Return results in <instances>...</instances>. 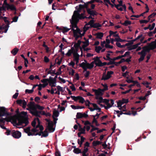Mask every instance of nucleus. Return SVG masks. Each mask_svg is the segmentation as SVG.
I'll return each mask as SVG.
<instances>
[{
  "label": "nucleus",
  "mask_w": 156,
  "mask_h": 156,
  "mask_svg": "<svg viewBox=\"0 0 156 156\" xmlns=\"http://www.w3.org/2000/svg\"><path fill=\"white\" fill-rule=\"evenodd\" d=\"M104 102L106 105V106H104L105 109H107L112 107L110 103V101L109 100L106 99H104Z\"/></svg>",
  "instance_id": "obj_19"
},
{
  "label": "nucleus",
  "mask_w": 156,
  "mask_h": 156,
  "mask_svg": "<svg viewBox=\"0 0 156 156\" xmlns=\"http://www.w3.org/2000/svg\"><path fill=\"white\" fill-rule=\"evenodd\" d=\"M156 47V44L154 42H152L148 46L144 47L143 49L144 50L147 52L148 51Z\"/></svg>",
  "instance_id": "obj_7"
},
{
  "label": "nucleus",
  "mask_w": 156,
  "mask_h": 156,
  "mask_svg": "<svg viewBox=\"0 0 156 156\" xmlns=\"http://www.w3.org/2000/svg\"><path fill=\"white\" fill-rule=\"evenodd\" d=\"M71 98L75 101L79 100V102L82 104L83 103L85 102L84 99L81 96H78L75 97L74 96H71Z\"/></svg>",
  "instance_id": "obj_14"
},
{
  "label": "nucleus",
  "mask_w": 156,
  "mask_h": 156,
  "mask_svg": "<svg viewBox=\"0 0 156 156\" xmlns=\"http://www.w3.org/2000/svg\"><path fill=\"white\" fill-rule=\"evenodd\" d=\"M49 81V80L48 79H44L41 80V81L42 83H44L45 84H47V83H48L47 82Z\"/></svg>",
  "instance_id": "obj_52"
},
{
  "label": "nucleus",
  "mask_w": 156,
  "mask_h": 156,
  "mask_svg": "<svg viewBox=\"0 0 156 156\" xmlns=\"http://www.w3.org/2000/svg\"><path fill=\"white\" fill-rule=\"evenodd\" d=\"M140 44V43H138L136 44L133 45L131 46L130 48L129 49V50L135 49L136 48H137L138 46Z\"/></svg>",
  "instance_id": "obj_32"
},
{
  "label": "nucleus",
  "mask_w": 156,
  "mask_h": 156,
  "mask_svg": "<svg viewBox=\"0 0 156 156\" xmlns=\"http://www.w3.org/2000/svg\"><path fill=\"white\" fill-rule=\"evenodd\" d=\"M110 33V35L109 36H112L113 37H115L116 36H117L118 35V34H117V32H114L113 31H109Z\"/></svg>",
  "instance_id": "obj_27"
},
{
  "label": "nucleus",
  "mask_w": 156,
  "mask_h": 156,
  "mask_svg": "<svg viewBox=\"0 0 156 156\" xmlns=\"http://www.w3.org/2000/svg\"><path fill=\"white\" fill-rule=\"evenodd\" d=\"M30 109L31 110L30 111V113L33 115L37 117H41V111H37L36 108H30Z\"/></svg>",
  "instance_id": "obj_11"
},
{
  "label": "nucleus",
  "mask_w": 156,
  "mask_h": 156,
  "mask_svg": "<svg viewBox=\"0 0 156 156\" xmlns=\"http://www.w3.org/2000/svg\"><path fill=\"white\" fill-rule=\"evenodd\" d=\"M31 131L33 133H35L36 132L39 131V130L36 128L34 127V128L32 129Z\"/></svg>",
  "instance_id": "obj_56"
},
{
  "label": "nucleus",
  "mask_w": 156,
  "mask_h": 156,
  "mask_svg": "<svg viewBox=\"0 0 156 156\" xmlns=\"http://www.w3.org/2000/svg\"><path fill=\"white\" fill-rule=\"evenodd\" d=\"M79 126L78 130L79 132L77 133L78 137L81 136V134H84L86 133L85 132V126H84L83 128H82L79 124H78Z\"/></svg>",
  "instance_id": "obj_13"
},
{
  "label": "nucleus",
  "mask_w": 156,
  "mask_h": 156,
  "mask_svg": "<svg viewBox=\"0 0 156 156\" xmlns=\"http://www.w3.org/2000/svg\"><path fill=\"white\" fill-rule=\"evenodd\" d=\"M48 129L47 128L45 129L44 132L43 131V133H42V136L43 137H46L48 136V133L47 131Z\"/></svg>",
  "instance_id": "obj_29"
},
{
  "label": "nucleus",
  "mask_w": 156,
  "mask_h": 156,
  "mask_svg": "<svg viewBox=\"0 0 156 156\" xmlns=\"http://www.w3.org/2000/svg\"><path fill=\"white\" fill-rule=\"evenodd\" d=\"M80 67H82L84 70H86L87 69H91L94 66V62H92L90 63H87L86 61L84 60L80 65Z\"/></svg>",
  "instance_id": "obj_5"
},
{
  "label": "nucleus",
  "mask_w": 156,
  "mask_h": 156,
  "mask_svg": "<svg viewBox=\"0 0 156 156\" xmlns=\"http://www.w3.org/2000/svg\"><path fill=\"white\" fill-rule=\"evenodd\" d=\"M10 9L12 11H16V8L13 5H11V6L10 8Z\"/></svg>",
  "instance_id": "obj_60"
},
{
  "label": "nucleus",
  "mask_w": 156,
  "mask_h": 156,
  "mask_svg": "<svg viewBox=\"0 0 156 156\" xmlns=\"http://www.w3.org/2000/svg\"><path fill=\"white\" fill-rule=\"evenodd\" d=\"M5 130H6V131L5 133V134L7 135H9L10 134V133L11 134V131L9 129L7 128V129H6Z\"/></svg>",
  "instance_id": "obj_61"
},
{
  "label": "nucleus",
  "mask_w": 156,
  "mask_h": 156,
  "mask_svg": "<svg viewBox=\"0 0 156 156\" xmlns=\"http://www.w3.org/2000/svg\"><path fill=\"white\" fill-rule=\"evenodd\" d=\"M101 49V47L100 46L96 47L95 48V51L98 53H99Z\"/></svg>",
  "instance_id": "obj_47"
},
{
  "label": "nucleus",
  "mask_w": 156,
  "mask_h": 156,
  "mask_svg": "<svg viewBox=\"0 0 156 156\" xmlns=\"http://www.w3.org/2000/svg\"><path fill=\"white\" fill-rule=\"evenodd\" d=\"M57 89L58 91H62L63 90V88L59 86H57Z\"/></svg>",
  "instance_id": "obj_64"
},
{
  "label": "nucleus",
  "mask_w": 156,
  "mask_h": 156,
  "mask_svg": "<svg viewBox=\"0 0 156 156\" xmlns=\"http://www.w3.org/2000/svg\"><path fill=\"white\" fill-rule=\"evenodd\" d=\"M101 85L104 87V88L103 89H101L104 92L105 91L107 90L108 89V86L106 84H103L102 83Z\"/></svg>",
  "instance_id": "obj_36"
},
{
  "label": "nucleus",
  "mask_w": 156,
  "mask_h": 156,
  "mask_svg": "<svg viewBox=\"0 0 156 156\" xmlns=\"http://www.w3.org/2000/svg\"><path fill=\"white\" fill-rule=\"evenodd\" d=\"M19 51V49L17 48H15L11 51V53L13 55H15Z\"/></svg>",
  "instance_id": "obj_26"
},
{
  "label": "nucleus",
  "mask_w": 156,
  "mask_h": 156,
  "mask_svg": "<svg viewBox=\"0 0 156 156\" xmlns=\"http://www.w3.org/2000/svg\"><path fill=\"white\" fill-rule=\"evenodd\" d=\"M120 5H115V7L116 8L119 10L121 11H122L123 10V9L121 7H120Z\"/></svg>",
  "instance_id": "obj_57"
},
{
  "label": "nucleus",
  "mask_w": 156,
  "mask_h": 156,
  "mask_svg": "<svg viewBox=\"0 0 156 156\" xmlns=\"http://www.w3.org/2000/svg\"><path fill=\"white\" fill-rule=\"evenodd\" d=\"M89 41L87 40L85 42H82L80 40H78L77 43H74L73 47H72V51L74 52V60L76 62V64L79 62V57L80 55L77 52L79 49L80 48L81 51V53H82L83 49L84 51L88 50V48H85L89 45Z\"/></svg>",
  "instance_id": "obj_1"
},
{
  "label": "nucleus",
  "mask_w": 156,
  "mask_h": 156,
  "mask_svg": "<svg viewBox=\"0 0 156 156\" xmlns=\"http://www.w3.org/2000/svg\"><path fill=\"white\" fill-rule=\"evenodd\" d=\"M35 107L41 110H42L44 109L43 107L41 106L38 105H36Z\"/></svg>",
  "instance_id": "obj_48"
},
{
  "label": "nucleus",
  "mask_w": 156,
  "mask_h": 156,
  "mask_svg": "<svg viewBox=\"0 0 156 156\" xmlns=\"http://www.w3.org/2000/svg\"><path fill=\"white\" fill-rule=\"evenodd\" d=\"M45 120L48 122L47 127L48 130L51 132H54L55 128H53V124L52 122L47 119H46Z\"/></svg>",
  "instance_id": "obj_10"
},
{
  "label": "nucleus",
  "mask_w": 156,
  "mask_h": 156,
  "mask_svg": "<svg viewBox=\"0 0 156 156\" xmlns=\"http://www.w3.org/2000/svg\"><path fill=\"white\" fill-rule=\"evenodd\" d=\"M131 58V57L130 56H129V58L126 59V60H125L124 58H122L121 60L119 62H115V65L116 66L118 65L119 64H120L122 62H124L125 61H126L127 62H129L130 61V59Z\"/></svg>",
  "instance_id": "obj_21"
},
{
  "label": "nucleus",
  "mask_w": 156,
  "mask_h": 156,
  "mask_svg": "<svg viewBox=\"0 0 156 156\" xmlns=\"http://www.w3.org/2000/svg\"><path fill=\"white\" fill-rule=\"evenodd\" d=\"M96 36L97 38L101 39L103 36V34L102 33H99L96 34Z\"/></svg>",
  "instance_id": "obj_30"
},
{
  "label": "nucleus",
  "mask_w": 156,
  "mask_h": 156,
  "mask_svg": "<svg viewBox=\"0 0 156 156\" xmlns=\"http://www.w3.org/2000/svg\"><path fill=\"white\" fill-rule=\"evenodd\" d=\"M107 52L106 54V57H104V58L106 60L110 61L112 59L110 58V57L112 54L113 52L112 51H108Z\"/></svg>",
  "instance_id": "obj_20"
},
{
  "label": "nucleus",
  "mask_w": 156,
  "mask_h": 156,
  "mask_svg": "<svg viewBox=\"0 0 156 156\" xmlns=\"http://www.w3.org/2000/svg\"><path fill=\"white\" fill-rule=\"evenodd\" d=\"M155 15V13H153L148 17V21H150V22H152L153 21V20H151V18L154 17Z\"/></svg>",
  "instance_id": "obj_33"
},
{
  "label": "nucleus",
  "mask_w": 156,
  "mask_h": 156,
  "mask_svg": "<svg viewBox=\"0 0 156 156\" xmlns=\"http://www.w3.org/2000/svg\"><path fill=\"white\" fill-rule=\"evenodd\" d=\"M130 52L128 51L126 52L124 55H122V56H120V57H121V58L122 57H125L129 55L130 54Z\"/></svg>",
  "instance_id": "obj_51"
},
{
  "label": "nucleus",
  "mask_w": 156,
  "mask_h": 156,
  "mask_svg": "<svg viewBox=\"0 0 156 156\" xmlns=\"http://www.w3.org/2000/svg\"><path fill=\"white\" fill-rule=\"evenodd\" d=\"M73 151L74 153L76 154L81 153V151L78 148H75Z\"/></svg>",
  "instance_id": "obj_37"
},
{
  "label": "nucleus",
  "mask_w": 156,
  "mask_h": 156,
  "mask_svg": "<svg viewBox=\"0 0 156 156\" xmlns=\"http://www.w3.org/2000/svg\"><path fill=\"white\" fill-rule=\"evenodd\" d=\"M131 23V21L128 20H126L125 21L124 23H122V24L125 26H127L128 25L130 24Z\"/></svg>",
  "instance_id": "obj_43"
},
{
  "label": "nucleus",
  "mask_w": 156,
  "mask_h": 156,
  "mask_svg": "<svg viewBox=\"0 0 156 156\" xmlns=\"http://www.w3.org/2000/svg\"><path fill=\"white\" fill-rule=\"evenodd\" d=\"M121 58V57H120V56H118L114 58L113 59H112L111 60H112V61H113L112 63H114L115 65V62H114V61L118 59H119Z\"/></svg>",
  "instance_id": "obj_50"
},
{
  "label": "nucleus",
  "mask_w": 156,
  "mask_h": 156,
  "mask_svg": "<svg viewBox=\"0 0 156 156\" xmlns=\"http://www.w3.org/2000/svg\"><path fill=\"white\" fill-rule=\"evenodd\" d=\"M143 50L141 52H139L138 54L139 55H141L139 59V61L140 62L141 61H143L145 56L146 52H147L144 50L143 48Z\"/></svg>",
  "instance_id": "obj_16"
},
{
  "label": "nucleus",
  "mask_w": 156,
  "mask_h": 156,
  "mask_svg": "<svg viewBox=\"0 0 156 156\" xmlns=\"http://www.w3.org/2000/svg\"><path fill=\"white\" fill-rule=\"evenodd\" d=\"M102 142L99 141H94L92 143L94 147H96L101 144Z\"/></svg>",
  "instance_id": "obj_28"
},
{
  "label": "nucleus",
  "mask_w": 156,
  "mask_h": 156,
  "mask_svg": "<svg viewBox=\"0 0 156 156\" xmlns=\"http://www.w3.org/2000/svg\"><path fill=\"white\" fill-rule=\"evenodd\" d=\"M30 106L32 107L33 108H35V103L34 101H30Z\"/></svg>",
  "instance_id": "obj_55"
},
{
  "label": "nucleus",
  "mask_w": 156,
  "mask_h": 156,
  "mask_svg": "<svg viewBox=\"0 0 156 156\" xmlns=\"http://www.w3.org/2000/svg\"><path fill=\"white\" fill-rule=\"evenodd\" d=\"M128 99H123L122 100L119 101L117 102V107L119 108V109L122 111H126V107L125 105L122 106V105L124 103H126L128 102Z\"/></svg>",
  "instance_id": "obj_6"
},
{
  "label": "nucleus",
  "mask_w": 156,
  "mask_h": 156,
  "mask_svg": "<svg viewBox=\"0 0 156 156\" xmlns=\"http://www.w3.org/2000/svg\"><path fill=\"white\" fill-rule=\"evenodd\" d=\"M88 115L85 113H82L81 112H78L77 113L76 117L77 118L80 119L82 118H87Z\"/></svg>",
  "instance_id": "obj_17"
},
{
  "label": "nucleus",
  "mask_w": 156,
  "mask_h": 156,
  "mask_svg": "<svg viewBox=\"0 0 156 156\" xmlns=\"http://www.w3.org/2000/svg\"><path fill=\"white\" fill-rule=\"evenodd\" d=\"M87 13L91 15L94 16L97 15V13L95 11L91 10L90 9H87Z\"/></svg>",
  "instance_id": "obj_22"
},
{
  "label": "nucleus",
  "mask_w": 156,
  "mask_h": 156,
  "mask_svg": "<svg viewBox=\"0 0 156 156\" xmlns=\"http://www.w3.org/2000/svg\"><path fill=\"white\" fill-rule=\"evenodd\" d=\"M113 73V72L112 71H111L108 72L106 74L105 73H103L101 80H105L108 79L111 77V75Z\"/></svg>",
  "instance_id": "obj_12"
},
{
  "label": "nucleus",
  "mask_w": 156,
  "mask_h": 156,
  "mask_svg": "<svg viewBox=\"0 0 156 156\" xmlns=\"http://www.w3.org/2000/svg\"><path fill=\"white\" fill-rule=\"evenodd\" d=\"M23 102V100L21 99L18 100L16 101V103L20 105V106H22V103Z\"/></svg>",
  "instance_id": "obj_45"
},
{
  "label": "nucleus",
  "mask_w": 156,
  "mask_h": 156,
  "mask_svg": "<svg viewBox=\"0 0 156 156\" xmlns=\"http://www.w3.org/2000/svg\"><path fill=\"white\" fill-rule=\"evenodd\" d=\"M34 91L33 90L31 89V90H28V89H26L25 90V93H28V94H31Z\"/></svg>",
  "instance_id": "obj_58"
},
{
  "label": "nucleus",
  "mask_w": 156,
  "mask_h": 156,
  "mask_svg": "<svg viewBox=\"0 0 156 156\" xmlns=\"http://www.w3.org/2000/svg\"><path fill=\"white\" fill-rule=\"evenodd\" d=\"M71 24L72 29L73 31L74 36L76 40L84 35V34L83 33V29L80 30L78 28L76 24Z\"/></svg>",
  "instance_id": "obj_2"
},
{
  "label": "nucleus",
  "mask_w": 156,
  "mask_h": 156,
  "mask_svg": "<svg viewBox=\"0 0 156 156\" xmlns=\"http://www.w3.org/2000/svg\"><path fill=\"white\" fill-rule=\"evenodd\" d=\"M27 112L23 111L21 112L20 114H19L17 117L20 118H22L23 117L22 116V115L23 116H26L27 115Z\"/></svg>",
  "instance_id": "obj_31"
},
{
  "label": "nucleus",
  "mask_w": 156,
  "mask_h": 156,
  "mask_svg": "<svg viewBox=\"0 0 156 156\" xmlns=\"http://www.w3.org/2000/svg\"><path fill=\"white\" fill-rule=\"evenodd\" d=\"M0 117H2L4 116H9L10 114L6 110L5 108L4 107H0Z\"/></svg>",
  "instance_id": "obj_8"
},
{
  "label": "nucleus",
  "mask_w": 156,
  "mask_h": 156,
  "mask_svg": "<svg viewBox=\"0 0 156 156\" xmlns=\"http://www.w3.org/2000/svg\"><path fill=\"white\" fill-rule=\"evenodd\" d=\"M97 119V118H95V116H94V117H93V120L92 121V123L93 124H95L96 126H99V125L97 121L96 120Z\"/></svg>",
  "instance_id": "obj_41"
},
{
  "label": "nucleus",
  "mask_w": 156,
  "mask_h": 156,
  "mask_svg": "<svg viewBox=\"0 0 156 156\" xmlns=\"http://www.w3.org/2000/svg\"><path fill=\"white\" fill-rule=\"evenodd\" d=\"M4 20V21H5V22L6 23H7V24H9V20H7V17H4L3 18V19Z\"/></svg>",
  "instance_id": "obj_63"
},
{
  "label": "nucleus",
  "mask_w": 156,
  "mask_h": 156,
  "mask_svg": "<svg viewBox=\"0 0 156 156\" xmlns=\"http://www.w3.org/2000/svg\"><path fill=\"white\" fill-rule=\"evenodd\" d=\"M91 105H92L93 107H94V110H96L98 111V112H100L101 109L98 107V106L95 104L91 103Z\"/></svg>",
  "instance_id": "obj_24"
},
{
  "label": "nucleus",
  "mask_w": 156,
  "mask_h": 156,
  "mask_svg": "<svg viewBox=\"0 0 156 156\" xmlns=\"http://www.w3.org/2000/svg\"><path fill=\"white\" fill-rule=\"evenodd\" d=\"M59 114V112L57 111H55L53 112V117L55 116L57 117L58 116Z\"/></svg>",
  "instance_id": "obj_42"
},
{
  "label": "nucleus",
  "mask_w": 156,
  "mask_h": 156,
  "mask_svg": "<svg viewBox=\"0 0 156 156\" xmlns=\"http://www.w3.org/2000/svg\"><path fill=\"white\" fill-rule=\"evenodd\" d=\"M88 25H87V23L84 27L83 29V33L85 34L86 31L89 28V27L88 26Z\"/></svg>",
  "instance_id": "obj_35"
},
{
  "label": "nucleus",
  "mask_w": 156,
  "mask_h": 156,
  "mask_svg": "<svg viewBox=\"0 0 156 156\" xmlns=\"http://www.w3.org/2000/svg\"><path fill=\"white\" fill-rule=\"evenodd\" d=\"M76 12H74L72 17V19L70 20L71 23L76 24L79 19H84L86 18V16H84V14L81 13L78 14L76 13Z\"/></svg>",
  "instance_id": "obj_4"
},
{
  "label": "nucleus",
  "mask_w": 156,
  "mask_h": 156,
  "mask_svg": "<svg viewBox=\"0 0 156 156\" xmlns=\"http://www.w3.org/2000/svg\"><path fill=\"white\" fill-rule=\"evenodd\" d=\"M92 90L95 93V98L98 100L97 103L100 106L103 107V106L100 103L103 101V98L102 96L104 94V92L101 88H98V89H93Z\"/></svg>",
  "instance_id": "obj_3"
},
{
  "label": "nucleus",
  "mask_w": 156,
  "mask_h": 156,
  "mask_svg": "<svg viewBox=\"0 0 156 156\" xmlns=\"http://www.w3.org/2000/svg\"><path fill=\"white\" fill-rule=\"evenodd\" d=\"M36 124V119H35V118L34 119L32 122L31 125L34 127H35Z\"/></svg>",
  "instance_id": "obj_53"
},
{
  "label": "nucleus",
  "mask_w": 156,
  "mask_h": 156,
  "mask_svg": "<svg viewBox=\"0 0 156 156\" xmlns=\"http://www.w3.org/2000/svg\"><path fill=\"white\" fill-rule=\"evenodd\" d=\"M94 20H91L89 22L87 23V25H90V27H93V25L94 24Z\"/></svg>",
  "instance_id": "obj_39"
},
{
  "label": "nucleus",
  "mask_w": 156,
  "mask_h": 156,
  "mask_svg": "<svg viewBox=\"0 0 156 156\" xmlns=\"http://www.w3.org/2000/svg\"><path fill=\"white\" fill-rule=\"evenodd\" d=\"M92 62H94V64H95L97 66H100L101 61L98 57H96L94 58V60Z\"/></svg>",
  "instance_id": "obj_18"
},
{
  "label": "nucleus",
  "mask_w": 156,
  "mask_h": 156,
  "mask_svg": "<svg viewBox=\"0 0 156 156\" xmlns=\"http://www.w3.org/2000/svg\"><path fill=\"white\" fill-rule=\"evenodd\" d=\"M11 135L14 138L19 139L21 137V133L19 131L12 130L11 131Z\"/></svg>",
  "instance_id": "obj_9"
},
{
  "label": "nucleus",
  "mask_w": 156,
  "mask_h": 156,
  "mask_svg": "<svg viewBox=\"0 0 156 156\" xmlns=\"http://www.w3.org/2000/svg\"><path fill=\"white\" fill-rule=\"evenodd\" d=\"M30 127H28L26 129H24V132L27 133L28 132L30 131Z\"/></svg>",
  "instance_id": "obj_59"
},
{
  "label": "nucleus",
  "mask_w": 156,
  "mask_h": 156,
  "mask_svg": "<svg viewBox=\"0 0 156 156\" xmlns=\"http://www.w3.org/2000/svg\"><path fill=\"white\" fill-rule=\"evenodd\" d=\"M62 32L65 34L68 31V28L66 27H62Z\"/></svg>",
  "instance_id": "obj_40"
},
{
  "label": "nucleus",
  "mask_w": 156,
  "mask_h": 156,
  "mask_svg": "<svg viewBox=\"0 0 156 156\" xmlns=\"http://www.w3.org/2000/svg\"><path fill=\"white\" fill-rule=\"evenodd\" d=\"M44 61L45 62L47 63L49 62V59L46 56H45L44 57Z\"/></svg>",
  "instance_id": "obj_62"
},
{
  "label": "nucleus",
  "mask_w": 156,
  "mask_h": 156,
  "mask_svg": "<svg viewBox=\"0 0 156 156\" xmlns=\"http://www.w3.org/2000/svg\"><path fill=\"white\" fill-rule=\"evenodd\" d=\"M14 119L13 117H9L5 118V121L7 122H11V120H13Z\"/></svg>",
  "instance_id": "obj_34"
},
{
  "label": "nucleus",
  "mask_w": 156,
  "mask_h": 156,
  "mask_svg": "<svg viewBox=\"0 0 156 156\" xmlns=\"http://www.w3.org/2000/svg\"><path fill=\"white\" fill-rule=\"evenodd\" d=\"M22 120L23 123H25L26 125H27L28 123V120L27 119L22 118Z\"/></svg>",
  "instance_id": "obj_49"
},
{
  "label": "nucleus",
  "mask_w": 156,
  "mask_h": 156,
  "mask_svg": "<svg viewBox=\"0 0 156 156\" xmlns=\"http://www.w3.org/2000/svg\"><path fill=\"white\" fill-rule=\"evenodd\" d=\"M9 27V24H7V25L3 27V29H5L4 31L5 33H6L7 32Z\"/></svg>",
  "instance_id": "obj_44"
},
{
  "label": "nucleus",
  "mask_w": 156,
  "mask_h": 156,
  "mask_svg": "<svg viewBox=\"0 0 156 156\" xmlns=\"http://www.w3.org/2000/svg\"><path fill=\"white\" fill-rule=\"evenodd\" d=\"M83 9V6L81 5H80L78 6H77L76 7V10L74 12H76V13H77L78 14H80L81 11Z\"/></svg>",
  "instance_id": "obj_23"
},
{
  "label": "nucleus",
  "mask_w": 156,
  "mask_h": 156,
  "mask_svg": "<svg viewBox=\"0 0 156 156\" xmlns=\"http://www.w3.org/2000/svg\"><path fill=\"white\" fill-rule=\"evenodd\" d=\"M48 79L49 80V81H48V82L49 83V85H51V84H53L54 83H56V81H54L53 79V78L51 76Z\"/></svg>",
  "instance_id": "obj_25"
},
{
  "label": "nucleus",
  "mask_w": 156,
  "mask_h": 156,
  "mask_svg": "<svg viewBox=\"0 0 156 156\" xmlns=\"http://www.w3.org/2000/svg\"><path fill=\"white\" fill-rule=\"evenodd\" d=\"M101 25L98 23H96L94 24L93 25V27L95 28L99 29V27H101Z\"/></svg>",
  "instance_id": "obj_38"
},
{
  "label": "nucleus",
  "mask_w": 156,
  "mask_h": 156,
  "mask_svg": "<svg viewBox=\"0 0 156 156\" xmlns=\"http://www.w3.org/2000/svg\"><path fill=\"white\" fill-rule=\"evenodd\" d=\"M116 45L119 48H124L126 46V45H121V44L119 43V42H117L116 44Z\"/></svg>",
  "instance_id": "obj_46"
},
{
  "label": "nucleus",
  "mask_w": 156,
  "mask_h": 156,
  "mask_svg": "<svg viewBox=\"0 0 156 156\" xmlns=\"http://www.w3.org/2000/svg\"><path fill=\"white\" fill-rule=\"evenodd\" d=\"M22 121V118H20L17 116L16 119H15L13 120V122L16 125L20 126L22 125L23 124Z\"/></svg>",
  "instance_id": "obj_15"
},
{
  "label": "nucleus",
  "mask_w": 156,
  "mask_h": 156,
  "mask_svg": "<svg viewBox=\"0 0 156 156\" xmlns=\"http://www.w3.org/2000/svg\"><path fill=\"white\" fill-rule=\"evenodd\" d=\"M27 103L24 100H23V102L22 103V107L23 108H25L26 107Z\"/></svg>",
  "instance_id": "obj_54"
}]
</instances>
